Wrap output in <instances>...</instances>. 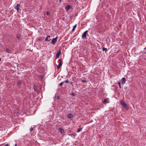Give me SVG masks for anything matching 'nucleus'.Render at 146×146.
Listing matches in <instances>:
<instances>
[{
  "mask_svg": "<svg viewBox=\"0 0 146 146\" xmlns=\"http://www.w3.org/2000/svg\"><path fill=\"white\" fill-rule=\"evenodd\" d=\"M61 54V51L60 50L56 54V57L58 58L59 57L60 55Z\"/></svg>",
  "mask_w": 146,
  "mask_h": 146,
  "instance_id": "obj_7",
  "label": "nucleus"
},
{
  "mask_svg": "<svg viewBox=\"0 0 146 146\" xmlns=\"http://www.w3.org/2000/svg\"><path fill=\"white\" fill-rule=\"evenodd\" d=\"M121 84H124L126 82V79L125 77L122 78L121 79Z\"/></svg>",
  "mask_w": 146,
  "mask_h": 146,
  "instance_id": "obj_5",
  "label": "nucleus"
},
{
  "mask_svg": "<svg viewBox=\"0 0 146 146\" xmlns=\"http://www.w3.org/2000/svg\"><path fill=\"white\" fill-rule=\"evenodd\" d=\"M68 117L69 118H71L73 117V115L71 113H69L68 115Z\"/></svg>",
  "mask_w": 146,
  "mask_h": 146,
  "instance_id": "obj_9",
  "label": "nucleus"
},
{
  "mask_svg": "<svg viewBox=\"0 0 146 146\" xmlns=\"http://www.w3.org/2000/svg\"><path fill=\"white\" fill-rule=\"evenodd\" d=\"M58 37H56L55 38H53L51 40V43L52 44L54 45L55 44L56 42L57 41Z\"/></svg>",
  "mask_w": 146,
  "mask_h": 146,
  "instance_id": "obj_2",
  "label": "nucleus"
},
{
  "mask_svg": "<svg viewBox=\"0 0 146 146\" xmlns=\"http://www.w3.org/2000/svg\"><path fill=\"white\" fill-rule=\"evenodd\" d=\"M118 84L119 85V88H121V83H120V82H118Z\"/></svg>",
  "mask_w": 146,
  "mask_h": 146,
  "instance_id": "obj_18",
  "label": "nucleus"
},
{
  "mask_svg": "<svg viewBox=\"0 0 146 146\" xmlns=\"http://www.w3.org/2000/svg\"><path fill=\"white\" fill-rule=\"evenodd\" d=\"M46 14L48 15H50V13L49 11H47L46 12Z\"/></svg>",
  "mask_w": 146,
  "mask_h": 146,
  "instance_id": "obj_24",
  "label": "nucleus"
},
{
  "mask_svg": "<svg viewBox=\"0 0 146 146\" xmlns=\"http://www.w3.org/2000/svg\"><path fill=\"white\" fill-rule=\"evenodd\" d=\"M88 32V30H86L83 33V34L82 36V38L83 39H85L86 38V35L87 33Z\"/></svg>",
  "mask_w": 146,
  "mask_h": 146,
  "instance_id": "obj_3",
  "label": "nucleus"
},
{
  "mask_svg": "<svg viewBox=\"0 0 146 146\" xmlns=\"http://www.w3.org/2000/svg\"><path fill=\"white\" fill-rule=\"evenodd\" d=\"M71 84L72 85V82H71Z\"/></svg>",
  "mask_w": 146,
  "mask_h": 146,
  "instance_id": "obj_32",
  "label": "nucleus"
},
{
  "mask_svg": "<svg viewBox=\"0 0 146 146\" xmlns=\"http://www.w3.org/2000/svg\"><path fill=\"white\" fill-rule=\"evenodd\" d=\"M61 1V0H60L59 1L60 2Z\"/></svg>",
  "mask_w": 146,
  "mask_h": 146,
  "instance_id": "obj_31",
  "label": "nucleus"
},
{
  "mask_svg": "<svg viewBox=\"0 0 146 146\" xmlns=\"http://www.w3.org/2000/svg\"><path fill=\"white\" fill-rule=\"evenodd\" d=\"M59 64L61 66L62 65V61L61 59H59Z\"/></svg>",
  "mask_w": 146,
  "mask_h": 146,
  "instance_id": "obj_12",
  "label": "nucleus"
},
{
  "mask_svg": "<svg viewBox=\"0 0 146 146\" xmlns=\"http://www.w3.org/2000/svg\"><path fill=\"white\" fill-rule=\"evenodd\" d=\"M33 88L34 90L35 91H37V87L36 85H35L34 86Z\"/></svg>",
  "mask_w": 146,
  "mask_h": 146,
  "instance_id": "obj_11",
  "label": "nucleus"
},
{
  "mask_svg": "<svg viewBox=\"0 0 146 146\" xmlns=\"http://www.w3.org/2000/svg\"><path fill=\"white\" fill-rule=\"evenodd\" d=\"M82 130V129L81 128H80L78 130V131H77V132H80V131H81Z\"/></svg>",
  "mask_w": 146,
  "mask_h": 146,
  "instance_id": "obj_17",
  "label": "nucleus"
},
{
  "mask_svg": "<svg viewBox=\"0 0 146 146\" xmlns=\"http://www.w3.org/2000/svg\"><path fill=\"white\" fill-rule=\"evenodd\" d=\"M77 26V24H75L74 26V27L72 29V31H74L75 30V28Z\"/></svg>",
  "mask_w": 146,
  "mask_h": 146,
  "instance_id": "obj_13",
  "label": "nucleus"
},
{
  "mask_svg": "<svg viewBox=\"0 0 146 146\" xmlns=\"http://www.w3.org/2000/svg\"><path fill=\"white\" fill-rule=\"evenodd\" d=\"M82 82L83 83H86V81L85 80H82Z\"/></svg>",
  "mask_w": 146,
  "mask_h": 146,
  "instance_id": "obj_26",
  "label": "nucleus"
},
{
  "mask_svg": "<svg viewBox=\"0 0 146 146\" xmlns=\"http://www.w3.org/2000/svg\"><path fill=\"white\" fill-rule=\"evenodd\" d=\"M6 50L7 52H8V53H9V52L10 50L8 48H7L6 49Z\"/></svg>",
  "mask_w": 146,
  "mask_h": 146,
  "instance_id": "obj_27",
  "label": "nucleus"
},
{
  "mask_svg": "<svg viewBox=\"0 0 146 146\" xmlns=\"http://www.w3.org/2000/svg\"><path fill=\"white\" fill-rule=\"evenodd\" d=\"M17 143H16V144H15V146H17Z\"/></svg>",
  "mask_w": 146,
  "mask_h": 146,
  "instance_id": "obj_29",
  "label": "nucleus"
},
{
  "mask_svg": "<svg viewBox=\"0 0 146 146\" xmlns=\"http://www.w3.org/2000/svg\"><path fill=\"white\" fill-rule=\"evenodd\" d=\"M107 48H104V47H103L102 48V50L103 51H107Z\"/></svg>",
  "mask_w": 146,
  "mask_h": 146,
  "instance_id": "obj_15",
  "label": "nucleus"
},
{
  "mask_svg": "<svg viewBox=\"0 0 146 146\" xmlns=\"http://www.w3.org/2000/svg\"><path fill=\"white\" fill-rule=\"evenodd\" d=\"M120 104L124 106L127 110H128V107L127 104L123 101H121Z\"/></svg>",
  "mask_w": 146,
  "mask_h": 146,
  "instance_id": "obj_1",
  "label": "nucleus"
},
{
  "mask_svg": "<svg viewBox=\"0 0 146 146\" xmlns=\"http://www.w3.org/2000/svg\"><path fill=\"white\" fill-rule=\"evenodd\" d=\"M64 82H62L60 83L59 85L60 86H62V84Z\"/></svg>",
  "mask_w": 146,
  "mask_h": 146,
  "instance_id": "obj_25",
  "label": "nucleus"
},
{
  "mask_svg": "<svg viewBox=\"0 0 146 146\" xmlns=\"http://www.w3.org/2000/svg\"><path fill=\"white\" fill-rule=\"evenodd\" d=\"M20 5L19 4H17L16 6L15 7V8L17 9V11L19 10Z\"/></svg>",
  "mask_w": 146,
  "mask_h": 146,
  "instance_id": "obj_6",
  "label": "nucleus"
},
{
  "mask_svg": "<svg viewBox=\"0 0 146 146\" xmlns=\"http://www.w3.org/2000/svg\"><path fill=\"white\" fill-rule=\"evenodd\" d=\"M107 99H105L102 102L103 103H105V102H106L107 103H108L107 102Z\"/></svg>",
  "mask_w": 146,
  "mask_h": 146,
  "instance_id": "obj_14",
  "label": "nucleus"
},
{
  "mask_svg": "<svg viewBox=\"0 0 146 146\" xmlns=\"http://www.w3.org/2000/svg\"><path fill=\"white\" fill-rule=\"evenodd\" d=\"M50 36L48 35L46 38L45 40L46 41H47L48 42L50 41L51 40Z\"/></svg>",
  "mask_w": 146,
  "mask_h": 146,
  "instance_id": "obj_4",
  "label": "nucleus"
},
{
  "mask_svg": "<svg viewBox=\"0 0 146 146\" xmlns=\"http://www.w3.org/2000/svg\"><path fill=\"white\" fill-rule=\"evenodd\" d=\"M55 98L57 99H59L60 97L58 96H55Z\"/></svg>",
  "mask_w": 146,
  "mask_h": 146,
  "instance_id": "obj_16",
  "label": "nucleus"
},
{
  "mask_svg": "<svg viewBox=\"0 0 146 146\" xmlns=\"http://www.w3.org/2000/svg\"><path fill=\"white\" fill-rule=\"evenodd\" d=\"M17 38L18 39H19L20 38V35L19 34H17Z\"/></svg>",
  "mask_w": 146,
  "mask_h": 146,
  "instance_id": "obj_19",
  "label": "nucleus"
},
{
  "mask_svg": "<svg viewBox=\"0 0 146 146\" xmlns=\"http://www.w3.org/2000/svg\"><path fill=\"white\" fill-rule=\"evenodd\" d=\"M30 130L31 132H32L33 130V128L32 127H31L30 129Z\"/></svg>",
  "mask_w": 146,
  "mask_h": 146,
  "instance_id": "obj_23",
  "label": "nucleus"
},
{
  "mask_svg": "<svg viewBox=\"0 0 146 146\" xmlns=\"http://www.w3.org/2000/svg\"><path fill=\"white\" fill-rule=\"evenodd\" d=\"M71 8V7L70 5H67L66 7V9L67 10H69Z\"/></svg>",
  "mask_w": 146,
  "mask_h": 146,
  "instance_id": "obj_10",
  "label": "nucleus"
},
{
  "mask_svg": "<svg viewBox=\"0 0 146 146\" xmlns=\"http://www.w3.org/2000/svg\"><path fill=\"white\" fill-rule=\"evenodd\" d=\"M17 84L18 85H19L21 84V82H20L19 81V82H17Z\"/></svg>",
  "mask_w": 146,
  "mask_h": 146,
  "instance_id": "obj_22",
  "label": "nucleus"
},
{
  "mask_svg": "<svg viewBox=\"0 0 146 146\" xmlns=\"http://www.w3.org/2000/svg\"><path fill=\"white\" fill-rule=\"evenodd\" d=\"M8 144H7L5 146H8Z\"/></svg>",
  "mask_w": 146,
  "mask_h": 146,
  "instance_id": "obj_28",
  "label": "nucleus"
},
{
  "mask_svg": "<svg viewBox=\"0 0 146 146\" xmlns=\"http://www.w3.org/2000/svg\"><path fill=\"white\" fill-rule=\"evenodd\" d=\"M72 96H74V95H75L74 94H72Z\"/></svg>",
  "mask_w": 146,
  "mask_h": 146,
  "instance_id": "obj_30",
  "label": "nucleus"
},
{
  "mask_svg": "<svg viewBox=\"0 0 146 146\" xmlns=\"http://www.w3.org/2000/svg\"><path fill=\"white\" fill-rule=\"evenodd\" d=\"M61 66L59 64L57 66V68H59Z\"/></svg>",
  "mask_w": 146,
  "mask_h": 146,
  "instance_id": "obj_21",
  "label": "nucleus"
},
{
  "mask_svg": "<svg viewBox=\"0 0 146 146\" xmlns=\"http://www.w3.org/2000/svg\"><path fill=\"white\" fill-rule=\"evenodd\" d=\"M59 131L60 132L62 133H64V130L62 128H60L59 129Z\"/></svg>",
  "mask_w": 146,
  "mask_h": 146,
  "instance_id": "obj_8",
  "label": "nucleus"
},
{
  "mask_svg": "<svg viewBox=\"0 0 146 146\" xmlns=\"http://www.w3.org/2000/svg\"><path fill=\"white\" fill-rule=\"evenodd\" d=\"M64 82H66V83H69V81L67 79V80H65Z\"/></svg>",
  "mask_w": 146,
  "mask_h": 146,
  "instance_id": "obj_20",
  "label": "nucleus"
}]
</instances>
